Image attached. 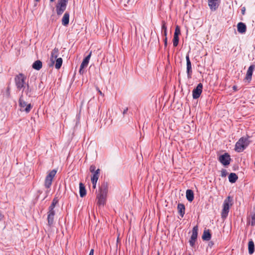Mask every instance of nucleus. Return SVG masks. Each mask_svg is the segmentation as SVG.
Here are the masks:
<instances>
[{
	"label": "nucleus",
	"instance_id": "obj_1",
	"mask_svg": "<svg viewBox=\"0 0 255 255\" xmlns=\"http://www.w3.org/2000/svg\"><path fill=\"white\" fill-rule=\"evenodd\" d=\"M26 76L22 73H19L15 77L14 82L16 88L18 90L20 91L22 89L23 90L25 88V85L26 84ZM23 92V91L22 92Z\"/></svg>",
	"mask_w": 255,
	"mask_h": 255
},
{
	"label": "nucleus",
	"instance_id": "obj_2",
	"mask_svg": "<svg viewBox=\"0 0 255 255\" xmlns=\"http://www.w3.org/2000/svg\"><path fill=\"white\" fill-rule=\"evenodd\" d=\"M233 199L231 197L228 196L224 201L223 208L222 211L221 216L223 219H226L229 212L230 203V206L232 205Z\"/></svg>",
	"mask_w": 255,
	"mask_h": 255
},
{
	"label": "nucleus",
	"instance_id": "obj_3",
	"mask_svg": "<svg viewBox=\"0 0 255 255\" xmlns=\"http://www.w3.org/2000/svg\"><path fill=\"white\" fill-rule=\"evenodd\" d=\"M248 139L245 137H241L235 145V150L238 152L243 151L248 146Z\"/></svg>",
	"mask_w": 255,
	"mask_h": 255
},
{
	"label": "nucleus",
	"instance_id": "obj_4",
	"mask_svg": "<svg viewBox=\"0 0 255 255\" xmlns=\"http://www.w3.org/2000/svg\"><path fill=\"white\" fill-rule=\"evenodd\" d=\"M19 106L20 107L21 111H24L28 113L32 108L31 104H27L23 99V94L21 95L18 100Z\"/></svg>",
	"mask_w": 255,
	"mask_h": 255
},
{
	"label": "nucleus",
	"instance_id": "obj_5",
	"mask_svg": "<svg viewBox=\"0 0 255 255\" xmlns=\"http://www.w3.org/2000/svg\"><path fill=\"white\" fill-rule=\"evenodd\" d=\"M68 0H58L56 5V10L58 15H61L66 10Z\"/></svg>",
	"mask_w": 255,
	"mask_h": 255
},
{
	"label": "nucleus",
	"instance_id": "obj_6",
	"mask_svg": "<svg viewBox=\"0 0 255 255\" xmlns=\"http://www.w3.org/2000/svg\"><path fill=\"white\" fill-rule=\"evenodd\" d=\"M56 169H53L50 171L47 176H46L45 182H44V186L46 188H49L52 184V182L53 178L55 177L56 173Z\"/></svg>",
	"mask_w": 255,
	"mask_h": 255
},
{
	"label": "nucleus",
	"instance_id": "obj_7",
	"mask_svg": "<svg viewBox=\"0 0 255 255\" xmlns=\"http://www.w3.org/2000/svg\"><path fill=\"white\" fill-rule=\"evenodd\" d=\"M218 160L224 166H226L230 164L231 159L230 155L228 153H225L220 155Z\"/></svg>",
	"mask_w": 255,
	"mask_h": 255
},
{
	"label": "nucleus",
	"instance_id": "obj_8",
	"mask_svg": "<svg viewBox=\"0 0 255 255\" xmlns=\"http://www.w3.org/2000/svg\"><path fill=\"white\" fill-rule=\"evenodd\" d=\"M203 89V84L199 83L197 87L192 91V96L194 99H197L200 96Z\"/></svg>",
	"mask_w": 255,
	"mask_h": 255
},
{
	"label": "nucleus",
	"instance_id": "obj_9",
	"mask_svg": "<svg viewBox=\"0 0 255 255\" xmlns=\"http://www.w3.org/2000/svg\"><path fill=\"white\" fill-rule=\"evenodd\" d=\"M186 66H187V77L188 79L191 78L192 74V65L191 62L190 61L189 58V55L187 54L186 56Z\"/></svg>",
	"mask_w": 255,
	"mask_h": 255
},
{
	"label": "nucleus",
	"instance_id": "obj_10",
	"mask_svg": "<svg viewBox=\"0 0 255 255\" xmlns=\"http://www.w3.org/2000/svg\"><path fill=\"white\" fill-rule=\"evenodd\" d=\"M221 0H208V5L212 11H215L219 7Z\"/></svg>",
	"mask_w": 255,
	"mask_h": 255
},
{
	"label": "nucleus",
	"instance_id": "obj_11",
	"mask_svg": "<svg viewBox=\"0 0 255 255\" xmlns=\"http://www.w3.org/2000/svg\"><path fill=\"white\" fill-rule=\"evenodd\" d=\"M59 54V49L58 48L55 47L52 50L51 53L50 61L51 63L49 66H53L55 63V60L57 58Z\"/></svg>",
	"mask_w": 255,
	"mask_h": 255
},
{
	"label": "nucleus",
	"instance_id": "obj_12",
	"mask_svg": "<svg viewBox=\"0 0 255 255\" xmlns=\"http://www.w3.org/2000/svg\"><path fill=\"white\" fill-rule=\"evenodd\" d=\"M255 69V65L254 64L251 65L248 68L245 80H247L249 83L252 80L253 71Z\"/></svg>",
	"mask_w": 255,
	"mask_h": 255
},
{
	"label": "nucleus",
	"instance_id": "obj_13",
	"mask_svg": "<svg viewBox=\"0 0 255 255\" xmlns=\"http://www.w3.org/2000/svg\"><path fill=\"white\" fill-rule=\"evenodd\" d=\"M99 194L104 196H107L108 192V184L107 182H104L101 185L99 189Z\"/></svg>",
	"mask_w": 255,
	"mask_h": 255
},
{
	"label": "nucleus",
	"instance_id": "obj_14",
	"mask_svg": "<svg viewBox=\"0 0 255 255\" xmlns=\"http://www.w3.org/2000/svg\"><path fill=\"white\" fill-rule=\"evenodd\" d=\"M107 196H104L101 194H98L97 196V205L99 207H104L106 202Z\"/></svg>",
	"mask_w": 255,
	"mask_h": 255
},
{
	"label": "nucleus",
	"instance_id": "obj_15",
	"mask_svg": "<svg viewBox=\"0 0 255 255\" xmlns=\"http://www.w3.org/2000/svg\"><path fill=\"white\" fill-rule=\"evenodd\" d=\"M100 171L99 169H97L94 172L93 176L91 177V181L94 188H95L96 187V183L99 178Z\"/></svg>",
	"mask_w": 255,
	"mask_h": 255
},
{
	"label": "nucleus",
	"instance_id": "obj_16",
	"mask_svg": "<svg viewBox=\"0 0 255 255\" xmlns=\"http://www.w3.org/2000/svg\"><path fill=\"white\" fill-rule=\"evenodd\" d=\"M92 54V52L91 51L90 53L83 59L80 66L82 68H85L88 66V64L89 62L90 59L91 58Z\"/></svg>",
	"mask_w": 255,
	"mask_h": 255
},
{
	"label": "nucleus",
	"instance_id": "obj_17",
	"mask_svg": "<svg viewBox=\"0 0 255 255\" xmlns=\"http://www.w3.org/2000/svg\"><path fill=\"white\" fill-rule=\"evenodd\" d=\"M178 212L180 216L183 218L185 214V207L183 204L179 203L177 205Z\"/></svg>",
	"mask_w": 255,
	"mask_h": 255
},
{
	"label": "nucleus",
	"instance_id": "obj_18",
	"mask_svg": "<svg viewBox=\"0 0 255 255\" xmlns=\"http://www.w3.org/2000/svg\"><path fill=\"white\" fill-rule=\"evenodd\" d=\"M237 29L239 32L244 33L247 30V26L245 23L240 22L237 25Z\"/></svg>",
	"mask_w": 255,
	"mask_h": 255
},
{
	"label": "nucleus",
	"instance_id": "obj_19",
	"mask_svg": "<svg viewBox=\"0 0 255 255\" xmlns=\"http://www.w3.org/2000/svg\"><path fill=\"white\" fill-rule=\"evenodd\" d=\"M69 13L67 11L64 13L62 19V24L64 26H67L69 24Z\"/></svg>",
	"mask_w": 255,
	"mask_h": 255
},
{
	"label": "nucleus",
	"instance_id": "obj_20",
	"mask_svg": "<svg viewBox=\"0 0 255 255\" xmlns=\"http://www.w3.org/2000/svg\"><path fill=\"white\" fill-rule=\"evenodd\" d=\"M186 197L187 200L192 202L194 198L193 191L191 189H188L186 192Z\"/></svg>",
	"mask_w": 255,
	"mask_h": 255
},
{
	"label": "nucleus",
	"instance_id": "obj_21",
	"mask_svg": "<svg viewBox=\"0 0 255 255\" xmlns=\"http://www.w3.org/2000/svg\"><path fill=\"white\" fill-rule=\"evenodd\" d=\"M202 238L204 241H209L211 238V234L209 230H205L203 232Z\"/></svg>",
	"mask_w": 255,
	"mask_h": 255
},
{
	"label": "nucleus",
	"instance_id": "obj_22",
	"mask_svg": "<svg viewBox=\"0 0 255 255\" xmlns=\"http://www.w3.org/2000/svg\"><path fill=\"white\" fill-rule=\"evenodd\" d=\"M248 250L250 255H252L255 252V244L252 240L248 243Z\"/></svg>",
	"mask_w": 255,
	"mask_h": 255
},
{
	"label": "nucleus",
	"instance_id": "obj_23",
	"mask_svg": "<svg viewBox=\"0 0 255 255\" xmlns=\"http://www.w3.org/2000/svg\"><path fill=\"white\" fill-rule=\"evenodd\" d=\"M42 66V63L41 61L38 60L35 61L32 64V68L36 70H39Z\"/></svg>",
	"mask_w": 255,
	"mask_h": 255
},
{
	"label": "nucleus",
	"instance_id": "obj_24",
	"mask_svg": "<svg viewBox=\"0 0 255 255\" xmlns=\"http://www.w3.org/2000/svg\"><path fill=\"white\" fill-rule=\"evenodd\" d=\"M79 188H80V196L81 197H83L86 195V190L85 187L84 185L82 183H80L79 184Z\"/></svg>",
	"mask_w": 255,
	"mask_h": 255
},
{
	"label": "nucleus",
	"instance_id": "obj_25",
	"mask_svg": "<svg viewBox=\"0 0 255 255\" xmlns=\"http://www.w3.org/2000/svg\"><path fill=\"white\" fill-rule=\"evenodd\" d=\"M228 178L229 181L232 183H235L238 179V176L235 173H230Z\"/></svg>",
	"mask_w": 255,
	"mask_h": 255
},
{
	"label": "nucleus",
	"instance_id": "obj_26",
	"mask_svg": "<svg viewBox=\"0 0 255 255\" xmlns=\"http://www.w3.org/2000/svg\"><path fill=\"white\" fill-rule=\"evenodd\" d=\"M198 230V228L197 226H195L193 227V228L192 229V235L191 236V238L196 239H197Z\"/></svg>",
	"mask_w": 255,
	"mask_h": 255
},
{
	"label": "nucleus",
	"instance_id": "obj_27",
	"mask_svg": "<svg viewBox=\"0 0 255 255\" xmlns=\"http://www.w3.org/2000/svg\"><path fill=\"white\" fill-rule=\"evenodd\" d=\"M56 64H55V68L57 69H59L63 63V60L61 58H58L56 59Z\"/></svg>",
	"mask_w": 255,
	"mask_h": 255
},
{
	"label": "nucleus",
	"instance_id": "obj_28",
	"mask_svg": "<svg viewBox=\"0 0 255 255\" xmlns=\"http://www.w3.org/2000/svg\"><path fill=\"white\" fill-rule=\"evenodd\" d=\"M26 89L25 90V93L27 96H28L29 97H31V92H32V89L30 87L29 84L28 83L26 84Z\"/></svg>",
	"mask_w": 255,
	"mask_h": 255
},
{
	"label": "nucleus",
	"instance_id": "obj_29",
	"mask_svg": "<svg viewBox=\"0 0 255 255\" xmlns=\"http://www.w3.org/2000/svg\"><path fill=\"white\" fill-rule=\"evenodd\" d=\"M54 217V216H52L48 215V216H47L48 225L50 227L52 226L53 224Z\"/></svg>",
	"mask_w": 255,
	"mask_h": 255
},
{
	"label": "nucleus",
	"instance_id": "obj_30",
	"mask_svg": "<svg viewBox=\"0 0 255 255\" xmlns=\"http://www.w3.org/2000/svg\"><path fill=\"white\" fill-rule=\"evenodd\" d=\"M180 34V28L178 25H176L175 29V32L174 33V36H179Z\"/></svg>",
	"mask_w": 255,
	"mask_h": 255
},
{
	"label": "nucleus",
	"instance_id": "obj_31",
	"mask_svg": "<svg viewBox=\"0 0 255 255\" xmlns=\"http://www.w3.org/2000/svg\"><path fill=\"white\" fill-rule=\"evenodd\" d=\"M179 43V36L173 37V44L174 47H176Z\"/></svg>",
	"mask_w": 255,
	"mask_h": 255
},
{
	"label": "nucleus",
	"instance_id": "obj_32",
	"mask_svg": "<svg viewBox=\"0 0 255 255\" xmlns=\"http://www.w3.org/2000/svg\"><path fill=\"white\" fill-rule=\"evenodd\" d=\"M58 203V200L57 199H56L55 198H54L51 205H50V206L49 207V208H51V209H54L56 205Z\"/></svg>",
	"mask_w": 255,
	"mask_h": 255
},
{
	"label": "nucleus",
	"instance_id": "obj_33",
	"mask_svg": "<svg viewBox=\"0 0 255 255\" xmlns=\"http://www.w3.org/2000/svg\"><path fill=\"white\" fill-rule=\"evenodd\" d=\"M196 240H197L196 239H192V238H190V239L189 240V244H190V245L192 247H194L195 246V242H196Z\"/></svg>",
	"mask_w": 255,
	"mask_h": 255
},
{
	"label": "nucleus",
	"instance_id": "obj_34",
	"mask_svg": "<svg viewBox=\"0 0 255 255\" xmlns=\"http://www.w3.org/2000/svg\"><path fill=\"white\" fill-rule=\"evenodd\" d=\"M55 214L54 209L48 208V215L52 216H54Z\"/></svg>",
	"mask_w": 255,
	"mask_h": 255
},
{
	"label": "nucleus",
	"instance_id": "obj_35",
	"mask_svg": "<svg viewBox=\"0 0 255 255\" xmlns=\"http://www.w3.org/2000/svg\"><path fill=\"white\" fill-rule=\"evenodd\" d=\"M251 224L252 226L255 225V213L252 215Z\"/></svg>",
	"mask_w": 255,
	"mask_h": 255
},
{
	"label": "nucleus",
	"instance_id": "obj_36",
	"mask_svg": "<svg viewBox=\"0 0 255 255\" xmlns=\"http://www.w3.org/2000/svg\"><path fill=\"white\" fill-rule=\"evenodd\" d=\"M162 31H165L167 30V27L166 25V22L164 20L162 21Z\"/></svg>",
	"mask_w": 255,
	"mask_h": 255
},
{
	"label": "nucleus",
	"instance_id": "obj_37",
	"mask_svg": "<svg viewBox=\"0 0 255 255\" xmlns=\"http://www.w3.org/2000/svg\"><path fill=\"white\" fill-rule=\"evenodd\" d=\"M96 170V166L94 165H91L90 167V172L94 173Z\"/></svg>",
	"mask_w": 255,
	"mask_h": 255
},
{
	"label": "nucleus",
	"instance_id": "obj_38",
	"mask_svg": "<svg viewBox=\"0 0 255 255\" xmlns=\"http://www.w3.org/2000/svg\"><path fill=\"white\" fill-rule=\"evenodd\" d=\"M227 175V171L225 169H222L221 171V176L225 177Z\"/></svg>",
	"mask_w": 255,
	"mask_h": 255
},
{
	"label": "nucleus",
	"instance_id": "obj_39",
	"mask_svg": "<svg viewBox=\"0 0 255 255\" xmlns=\"http://www.w3.org/2000/svg\"><path fill=\"white\" fill-rule=\"evenodd\" d=\"M96 89L100 95H101L102 96H104V94L101 92V91L100 90V89L98 87H96Z\"/></svg>",
	"mask_w": 255,
	"mask_h": 255
},
{
	"label": "nucleus",
	"instance_id": "obj_40",
	"mask_svg": "<svg viewBox=\"0 0 255 255\" xmlns=\"http://www.w3.org/2000/svg\"><path fill=\"white\" fill-rule=\"evenodd\" d=\"M164 46L166 47L167 45V37H165L164 39Z\"/></svg>",
	"mask_w": 255,
	"mask_h": 255
},
{
	"label": "nucleus",
	"instance_id": "obj_41",
	"mask_svg": "<svg viewBox=\"0 0 255 255\" xmlns=\"http://www.w3.org/2000/svg\"><path fill=\"white\" fill-rule=\"evenodd\" d=\"M84 68H82L80 66V70H79V73L80 74H83L84 72V70H83Z\"/></svg>",
	"mask_w": 255,
	"mask_h": 255
},
{
	"label": "nucleus",
	"instance_id": "obj_42",
	"mask_svg": "<svg viewBox=\"0 0 255 255\" xmlns=\"http://www.w3.org/2000/svg\"><path fill=\"white\" fill-rule=\"evenodd\" d=\"M163 31V35L164 36H165V37H167V30H165V31Z\"/></svg>",
	"mask_w": 255,
	"mask_h": 255
},
{
	"label": "nucleus",
	"instance_id": "obj_43",
	"mask_svg": "<svg viewBox=\"0 0 255 255\" xmlns=\"http://www.w3.org/2000/svg\"><path fill=\"white\" fill-rule=\"evenodd\" d=\"M94 249H91L89 255H94Z\"/></svg>",
	"mask_w": 255,
	"mask_h": 255
},
{
	"label": "nucleus",
	"instance_id": "obj_44",
	"mask_svg": "<svg viewBox=\"0 0 255 255\" xmlns=\"http://www.w3.org/2000/svg\"><path fill=\"white\" fill-rule=\"evenodd\" d=\"M128 108H127L126 109H125L123 111V114L125 115L127 113V112H128Z\"/></svg>",
	"mask_w": 255,
	"mask_h": 255
},
{
	"label": "nucleus",
	"instance_id": "obj_45",
	"mask_svg": "<svg viewBox=\"0 0 255 255\" xmlns=\"http://www.w3.org/2000/svg\"><path fill=\"white\" fill-rule=\"evenodd\" d=\"M233 89L234 91H237V90H238L237 87L236 86H234L233 87Z\"/></svg>",
	"mask_w": 255,
	"mask_h": 255
},
{
	"label": "nucleus",
	"instance_id": "obj_46",
	"mask_svg": "<svg viewBox=\"0 0 255 255\" xmlns=\"http://www.w3.org/2000/svg\"><path fill=\"white\" fill-rule=\"evenodd\" d=\"M214 245V243H213V242H209V246L210 247H212L213 245Z\"/></svg>",
	"mask_w": 255,
	"mask_h": 255
},
{
	"label": "nucleus",
	"instance_id": "obj_47",
	"mask_svg": "<svg viewBox=\"0 0 255 255\" xmlns=\"http://www.w3.org/2000/svg\"><path fill=\"white\" fill-rule=\"evenodd\" d=\"M7 93L8 95H9V94H10L9 88H8V87L7 88Z\"/></svg>",
	"mask_w": 255,
	"mask_h": 255
},
{
	"label": "nucleus",
	"instance_id": "obj_48",
	"mask_svg": "<svg viewBox=\"0 0 255 255\" xmlns=\"http://www.w3.org/2000/svg\"><path fill=\"white\" fill-rule=\"evenodd\" d=\"M245 11V8L244 7V9H242V13L243 14H244Z\"/></svg>",
	"mask_w": 255,
	"mask_h": 255
},
{
	"label": "nucleus",
	"instance_id": "obj_49",
	"mask_svg": "<svg viewBox=\"0 0 255 255\" xmlns=\"http://www.w3.org/2000/svg\"><path fill=\"white\" fill-rule=\"evenodd\" d=\"M55 0H50V2H53Z\"/></svg>",
	"mask_w": 255,
	"mask_h": 255
},
{
	"label": "nucleus",
	"instance_id": "obj_50",
	"mask_svg": "<svg viewBox=\"0 0 255 255\" xmlns=\"http://www.w3.org/2000/svg\"><path fill=\"white\" fill-rule=\"evenodd\" d=\"M36 2H38L40 0H34Z\"/></svg>",
	"mask_w": 255,
	"mask_h": 255
},
{
	"label": "nucleus",
	"instance_id": "obj_51",
	"mask_svg": "<svg viewBox=\"0 0 255 255\" xmlns=\"http://www.w3.org/2000/svg\"><path fill=\"white\" fill-rule=\"evenodd\" d=\"M157 255H159V253H158Z\"/></svg>",
	"mask_w": 255,
	"mask_h": 255
},
{
	"label": "nucleus",
	"instance_id": "obj_52",
	"mask_svg": "<svg viewBox=\"0 0 255 255\" xmlns=\"http://www.w3.org/2000/svg\"><path fill=\"white\" fill-rule=\"evenodd\" d=\"M188 255H191L190 254H188Z\"/></svg>",
	"mask_w": 255,
	"mask_h": 255
}]
</instances>
